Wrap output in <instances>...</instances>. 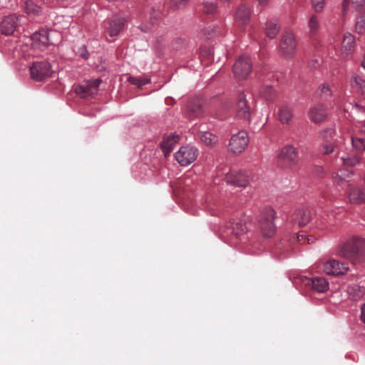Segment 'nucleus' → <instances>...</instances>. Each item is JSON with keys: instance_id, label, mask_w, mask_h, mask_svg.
<instances>
[{"instance_id": "obj_1", "label": "nucleus", "mask_w": 365, "mask_h": 365, "mask_svg": "<svg viewBox=\"0 0 365 365\" xmlns=\"http://www.w3.org/2000/svg\"><path fill=\"white\" fill-rule=\"evenodd\" d=\"M247 227L241 222H232L221 230V236L227 240V242L232 246H237V240L241 243H245L247 240L246 236Z\"/></svg>"}, {"instance_id": "obj_2", "label": "nucleus", "mask_w": 365, "mask_h": 365, "mask_svg": "<svg viewBox=\"0 0 365 365\" xmlns=\"http://www.w3.org/2000/svg\"><path fill=\"white\" fill-rule=\"evenodd\" d=\"M276 212L270 207H265L260 213L258 220V227L262 237L271 238L276 233L274 219Z\"/></svg>"}, {"instance_id": "obj_3", "label": "nucleus", "mask_w": 365, "mask_h": 365, "mask_svg": "<svg viewBox=\"0 0 365 365\" xmlns=\"http://www.w3.org/2000/svg\"><path fill=\"white\" fill-rule=\"evenodd\" d=\"M297 49V41L294 34L285 32L281 37L279 52L286 58L294 56Z\"/></svg>"}, {"instance_id": "obj_4", "label": "nucleus", "mask_w": 365, "mask_h": 365, "mask_svg": "<svg viewBox=\"0 0 365 365\" xmlns=\"http://www.w3.org/2000/svg\"><path fill=\"white\" fill-rule=\"evenodd\" d=\"M228 185L246 187L253 180V175L250 171L231 170L225 177Z\"/></svg>"}, {"instance_id": "obj_5", "label": "nucleus", "mask_w": 365, "mask_h": 365, "mask_svg": "<svg viewBox=\"0 0 365 365\" xmlns=\"http://www.w3.org/2000/svg\"><path fill=\"white\" fill-rule=\"evenodd\" d=\"M53 70L48 61H36L30 66L31 78L36 81H41L52 76Z\"/></svg>"}, {"instance_id": "obj_6", "label": "nucleus", "mask_w": 365, "mask_h": 365, "mask_svg": "<svg viewBox=\"0 0 365 365\" xmlns=\"http://www.w3.org/2000/svg\"><path fill=\"white\" fill-rule=\"evenodd\" d=\"M252 110L245 93L238 96L235 107V118L243 123H249L251 120Z\"/></svg>"}, {"instance_id": "obj_7", "label": "nucleus", "mask_w": 365, "mask_h": 365, "mask_svg": "<svg viewBox=\"0 0 365 365\" xmlns=\"http://www.w3.org/2000/svg\"><path fill=\"white\" fill-rule=\"evenodd\" d=\"M198 156V150L191 145H184L175 153V158L181 166L192 163Z\"/></svg>"}, {"instance_id": "obj_8", "label": "nucleus", "mask_w": 365, "mask_h": 365, "mask_svg": "<svg viewBox=\"0 0 365 365\" xmlns=\"http://www.w3.org/2000/svg\"><path fill=\"white\" fill-rule=\"evenodd\" d=\"M248 143L249 136L247 133L241 130L231 137L229 148L233 153L240 154L245 151Z\"/></svg>"}, {"instance_id": "obj_9", "label": "nucleus", "mask_w": 365, "mask_h": 365, "mask_svg": "<svg viewBox=\"0 0 365 365\" xmlns=\"http://www.w3.org/2000/svg\"><path fill=\"white\" fill-rule=\"evenodd\" d=\"M349 269L347 263L341 262L336 259H329L324 262L323 270L324 273L331 276L346 274Z\"/></svg>"}, {"instance_id": "obj_10", "label": "nucleus", "mask_w": 365, "mask_h": 365, "mask_svg": "<svg viewBox=\"0 0 365 365\" xmlns=\"http://www.w3.org/2000/svg\"><path fill=\"white\" fill-rule=\"evenodd\" d=\"M252 64L247 56H241L235 62L233 67V72L239 79L246 78L251 73Z\"/></svg>"}, {"instance_id": "obj_11", "label": "nucleus", "mask_w": 365, "mask_h": 365, "mask_svg": "<svg viewBox=\"0 0 365 365\" xmlns=\"http://www.w3.org/2000/svg\"><path fill=\"white\" fill-rule=\"evenodd\" d=\"M101 82V79L91 80L85 84L78 85L75 91L82 98L91 96L97 93L98 88Z\"/></svg>"}, {"instance_id": "obj_12", "label": "nucleus", "mask_w": 365, "mask_h": 365, "mask_svg": "<svg viewBox=\"0 0 365 365\" xmlns=\"http://www.w3.org/2000/svg\"><path fill=\"white\" fill-rule=\"evenodd\" d=\"M356 41L354 36L350 33L344 34L340 56L342 59H348L354 52Z\"/></svg>"}, {"instance_id": "obj_13", "label": "nucleus", "mask_w": 365, "mask_h": 365, "mask_svg": "<svg viewBox=\"0 0 365 365\" xmlns=\"http://www.w3.org/2000/svg\"><path fill=\"white\" fill-rule=\"evenodd\" d=\"M19 16L11 14L5 16L0 26L1 31L5 35H11L19 26Z\"/></svg>"}, {"instance_id": "obj_14", "label": "nucleus", "mask_w": 365, "mask_h": 365, "mask_svg": "<svg viewBox=\"0 0 365 365\" xmlns=\"http://www.w3.org/2000/svg\"><path fill=\"white\" fill-rule=\"evenodd\" d=\"M354 175L353 170L346 169H340L337 173L332 175V181L335 186L339 187H344L346 185L349 187V179Z\"/></svg>"}, {"instance_id": "obj_15", "label": "nucleus", "mask_w": 365, "mask_h": 365, "mask_svg": "<svg viewBox=\"0 0 365 365\" xmlns=\"http://www.w3.org/2000/svg\"><path fill=\"white\" fill-rule=\"evenodd\" d=\"M303 282L306 286L310 287L314 291L319 293L325 292L329 289V282L324 277L305 278Z\"/></svg>"}, {"instance_id": "obj_16", "label": "nucleus", "mask_w": 365, "mask_h": 365, "mask_svg": "<svg viewBox=\"0 0 365 365\" xmlns=\"http://www.w3.org/2000/svg\"><path fill=\"white\" fill-rule=\"evenodd\" d=\"M338 254L346 258L357 256V249L355 247L354 237L349 239L341 244L339 247Z\"/></svg>"}, {"instance_id": "obj_17", "label": "nucleus", "mask_w": 365, "mask_h": 365, "mask_svg": "<svg viewBox=\"0 0 365 365\" xmlns=\"http://www.w3.org/2000/svg\"><path fill=\"white\" fill-rule=\"evenodd\" d=\"M309 118L315 123L323 122L327 117V109L322 104H317L309 110Z\"/></svg>"}, {"instance_id": "obj_18", "label": "nucleus", "mask_w": 365, "mask_h": 365, "mask_svg": "<svg viewBox=\"0 0 365 365\" xmlns=\"http://www.w3.org/2000/svg\"><path fill=\"white\" fill-rule=\"evenodd\" d=\"M348 198L351 204L365 202V188L351 185L348 191Z\"/></svg>"}, {"instance_id": "obj_19", "label": "nucleus", "mask_w": 365, "mask_h": 365, "mask_svg": "<svg viewBox=\"0 0 365 365\" xmlns=\"http://www.w3.org/2000/svg\"><path fill=\"white\" fill-rule=\"evenodd\" d=\"M32 41L33 46L38 48L39 49H43L48 45L53 43V42L50 40L48 31L44 30L40 31L39 32L33 34Z\"/></svg>"}, {"instance_id": "obj_20", "label": "nucleus", "mask_w": 365, "mask_h": 365, "mask_svg": "<svg viewBox=\"0 0 365 365\" xmlns=\"http://www.w3.org/2000/svg\"><path fill=\"white\" fill-rule=\"evenodd\" d=\"M250 9L244 6H240L235 13V23L236 25L239 26H245L247 24L250 18Z\"/></svg>"}, {"instance_id": "obj_21", "label": "nucleus", "mask_w": 365, "mask_h": 365, "mask_svg": "<svg viewBox=\"0 0 365 365\" xmlns=\"http://www.w3.org/2000/svg\"><path fill=\"white\" fill-rule=\"evenodd\" d=\"M279 158L289 164H294L298 159L297 148L292 145H287L282 149Z\"/></svg>"}, {"instance_id": "obj_22", "label": "nucleus", "mask_w": 365, "mask_h": 365, "mask_svg": "<svg viewBox=\"0 0 365 365\" xmlns=\"http://www.w3.org/2000/svg\"><path fill=\"white\" fill-rule=\"evenodd\" d=\"M179 139L180 136L175 133H171L164 136L163 140L161 142V149L165 155L170 153L174 147L178 143Z\"/></svg>"}, {"instance_id": "obj_23", "label": "nucleus", "mask_w": 365, "mask_h": 365, "mask_svg": "<svg viewBox=\"0 0 365 365\" xmlns=\"http://www.w3.org/2000/svg\"><path fill=\"white\" fill-rule=\"evenodd\" d=\"M337 155L341 162V165L344 166L354 167L361 162V157L355 153L349 154L339 151Z\"/></svg>"}, {"instance_id": "obj_24", "label": "nucleus", "mask_w": 365, "mask_h": 365, "mask_svg": "<svg viewBox=\"0 0 365 365\" xmlns=\"http://www.w3.org/2000/svg\"><path fill=\"white\" fill-rule=\"evenodd\" d=\"M348 298L351 301H359L365 295V286L352 284L347 287L346 290Z\"/></svg>"}, {"instance_id": "obj_25", "label": "nucleus", "mask_w": 365, "mask_h": 365, "mask_svg": "<svg viewBox=\"0 0 365 365\" xmlns=\"http://www.w3.org/2000/svg\"><path fill=\"white\" fill-rule=\"evenodd\" d=\"M279 29L277 19H270L265 24V34L269 38H274L279 34Z\"/></svg>"}, {"instance_id": "obj_26", "label": "nucleus", "mask_w": 365, "mask_h": 365, "mask_svg": "<svg viewBox=\"0 0 365 365\" xmlns=\"http://www.w3.org/2000/svg\"><path fill=\"white\" fill-rule=\"evenodd\" d=\"M307 28L309 34L312 36H314L318 33L320 29V20L317 15L312 14L309 16L307 22Z\"/></svg>"}, {"instance_id": "obj_27", "label": "nucleus", "mask_w": 365, "mask_h": 365, "mask_svg": "<svg viewBox=\"0 0 365 365\" xmlns=\"http://www.w3.org/2000/svg\"><path fill=\"white\" fill-rule=\"evenodd\" d=\"M351 86L358 93H365V81L359 75L354 74L351 78Z\"/></svg>"}, {"instance_id": "obj_28", "label": "nucleus", "mask_w": 365, "mask_h": 365, "mask_svg": "<svg viewBox=\"0 0 365 365\" xmlns=\"http://www.w3.org/2000/svg\"><path fill=\"white\" fill-rule=\"evenodd\" d=\"M24 11L30 16H36L41 13V8L31 0H28L24 4Z\"/></svg>"}, {"instance_id": "obj_29", "label": "nucleus", "mask_w": 365, "mask_h": 365, "mask_svg": "<svg viewBox=\"0 0 365 365\" xmlns=\"http://www.w3.org/2000/svg\"><path fill=\"white\" fill-rule=\"evenodd\" d=\"M123 26V21L121 19H113L109 21L108 31L110 36H116Z\"/></svg>"}, {"instance_id": "obj_30", "label": "nucleus", "mask_w": 365, "mask_h": 365, "mask_svg": "<svg viewBox=\"0 0 365 365\" xmlns=\"http://www.w3.org/2000/svg\"><path fill=\"white\" fill-rule=\"evenodd\" d=\"M294 220L299 226H304L310 221V212L308 210H300L295 214Z\"/></svg>"}, {"instance_id": "obj_31", "label": "nucleus", "mask_w": 365, "mask_h": 365, "mask_svg": "<svg viewBox=\"0 0 365 365\" xmlns=\"http://www.w3.org/2000/svg\"><path fill=\"white\" fill-rule=\"evenodd\" d=\"M278 118L282 123L288 124L292 118V112L291 109L285 106L280 107L279 109Z\"/></svg>"}, {"instance_id": "obj_32", "label": "nucleus", "mask_w": 365, "mask_h": 365, "mask_svg": "<svg viewBox=\"0 0 365 365\" xmlns=\"http://www.w3.org/2000/svg\"><path fill=\"white\" fill-rule=\"evenodd\" d=\"M260 95L268 101H272L276 97L277 93L272 86H266L262 88Z\"/></svg>"}, {"instance_id": "obj_33", "label": "nucleus", "mask_w": 365, "mask_h": 365, "mask_svg": "<svg viewBox=\"0 0 365 365\" xmlns=\"http://www.w3.org/2000/svg\"><path fill=\"white\" fill-rule=\"evenodd\" d=\"M200 138L207 145H212L217 141L216 136L210 132H202L200 135Z\"/></svg>"}, {"instance_id": "obj_34", "label": "nucleus", "mask_w": 365, "mask_h": 365, "mask_svg": "<svg viewBox=\"0 0 365 365\" xmlns=\"http://www.w3.org/2000/svg\"><path fill=\"white\" fill-rule=\"evenodd\" d=\"M353 147L358 151L365 150V138L351 137Z\"/></svg>"}, {"instance_id": "obj_35", "label": "nucleus", "mask_w": 365, "mask_h": 365, "mask_svg": "<svg viewBox=\"0 0 365 365\" xmlns=\"http://www.w3.org/2000/svg\"><path fill=\"white\" fill-rule=\"evenodd\" d=\"M356 30L359 34H362L365 31V11L357 17Z\"/></svg>"}, {"instance_id": "obj_36", "label": "nucleus", "mask_w": 365, "mask_h": 365, "mask_svg": "<svg viewBox=\"0 0 365 365\" xmlns=\"http://www.w3.org/2000/svg\"><path fill=\"white\" fill-rule=\"evenodd\" d=\"M128 81L133 85L142 87L143 86L149 83L150 82V79L147 78L129 77Z\"/></svg>"}, {"instance_id": "obj_37", "label": "nucleus", "mask_w": 365, "mask_h": 365, "mask_svg": "<svg viewBox=\"0 0 365 365\" xmlns=\"http://www.w3.org/2000/svg\"><path fill=\"white\" fill-rule=\"evenodd\" d=\"M203 11L207 14H212L217 11V5L214 2L205 1L202 4Z\"/></svg>"}, {"instance_id": "obj_38", "label": "nucleus", "mask_w": 365, "mask_h": 365, "mask_svg": "<svg viewBox=\"0 0 365 365\" xmlns=\"http://www.w3.org/2000/svg\"><path fill=\"white\" fill-rule=\"evenodd\" d=\"M73 51L77 56L81 57L83 59L88 58L89 53L84 45L76 46Z\"/></svg>"}, {"instance_id": "obj_39", "label": "nucleus", "mask_w": 365, "mask_h": 365, "mask_svg": "<svg viewBox=\"0 0 365 365\" xmlns=\"http://www.w3.org/2000/svg\"><path fill=\"white\" fill-rule=\"evenodd\" d=\"M355 247L357 249V255H363L365 252V240L359 237H354Z\"/></svg>"}, {"instance_id": "obj_40", "label": "nucleus", "mask_w": 365, "mask_h": 365, "mask_svg": "<svg viewBox=\"0 0 365 365\" xmlns=\"http://www.w3.org/2000/svg\"><path fill=\"white\" fill-rule=\"evenodd\" d=\"M311 3L317 13H322L324 11L325 0H311Z\"/></svg>"}, {"instance_id": "obj_41", "label": "nucleus", "mask_w": 365, "mask_h": 365, "mask_svg": "<svg viewBox=\"0 0 365 365\" xmlns=\"http://www.w3.org/2000/svg\"><path fill=\"white\" fill-rule=\"evenodd\" d=\"M351 4L356 9H359L365 6V0H351ZM349 3V0H344L343 2V9L344 11L346 10Z\"/></svg>"}, {"instance_id": "obj_42", "label": "nucleus", "mask_w": 365, "mask_h": 365, "mask_svg": "<svg viewBox=\"0 0 365 365\" xmlns=\"http://www.w3.org/2000/svg\"><path fill=\"white\" fill-rule=\"evenodd\" d=\"M319 95L322 98H327L331 96V89L328 84L323 83L319 87Z\"/></svg>"}, {"instance_id": "obj_43", "label": "nucleus", "mask_w": 365, "mask_h": 365, "mask_svg": "<svg viewBox=\"0 0 365 365\" xmlns=\"http://www.w3.org/2000/svg\"><path fill=\"white\" fill-rule=\"evenodd\" d=\"M336 149V144L334 143H324L322 145V150L324 154L328 155L333 153Z\"/></svg>"}, {"instance_id": "obj_44", "label": "nucleus", "mask_w": 365, "mask_h": 365, "mask_svg": "<svg viewBox=\"0 0 365 365\" xmlns=\"http://www.w3.org/2000/svg\"><path fill=\"white\" fill-rule=\"evenodd\" d=\"M335 133L336 131L334 129L327 128L322 131L320 135L324 140H327L329 138H332L333 137H334Z\"/></svg>"}, {"instance_id": "obj_45", "label": "nucleus", "mask_w": 365, "mask_h": 365, "mask_svg": "<svg viewBox=\"0 0 365 365\" xmlns=\"http://www.w3.org/2000/svg\"><path fill=\"white\" fill-rule=\"evenodd\" d=\"M362 111H363V108L361 106H360L359 105L355 103L354 105L352 106V108L351 110V113L352 115H355L356 113L362 112Z\"/></svg>"}, {"instance_id": "obj_46", "label": "nucleus", "mask_w": 365, "mask_h": 365, "mask_svg": "<svg viewBox=\"0 0 365 365\" xmlns=\"http://www.w3.org/2000/svg\"><path fill=\"white\" fill-rule=\"evenodd\" d=\"M361 319L365 323V302L361 307Z\"/></svg>"}, {"instance_id": "obj_47", "label": "nucleus", "mask_w": 365, "mask_h": 365, "mask_svg": "<svg viewBox=\"0 0 365 365\" xmlns=\"http://www.w3.org/2000/svg\"><path fill=\"white\" fill-rule=\"evenodd\" d=\"M297 240L299 242H302V241L305 240V235L303 233H299L297 235Z\"/></svg>"}, {"instance_id": "obj_48", "label": "nucleus", "mask_w": 365, "mask_h": 365, "mask_svg": "<svg viewBox=\"0 0 365 365\" xmlns=\"http://www.w3.org/2000/svg\"><path fill=\"white\" fill-rule=\"evenodd\" d=\"M257 1L259 4L264 6V5H267L270 0H257Z\"/></svg>"}, {"instance_id": "obj_49", "label": "nucleus", "mask_w": 365, "mask_h": 365, "mask_svg": "<svg viewBox=\"0 0 365 365\" xmlns=\"http://www.w3.org/2000/svg\"><path fill=\"white\" fill-rule=\"evenodd\" d=\"M361 132L365 134V121L364 122L362 125Z\"/></svg>"}, {"instance_id": "obj_50", "label": "nucleus", "mask_w": 365, "mask_h": 365, "mask_svg": "<svg viewBox=\"0 0 365 365\" xmlns=\"http://www.w3.org/2000/svg\"><path fill=\"white\" fill-rule=\"evenodd\" d=\"M307 241H308V243H310L311 242L314 241V238L312 236H310L308 237Z\"/></svg>"}, {"instance_id": "obj_51", "label": "nucleus", "mask_w": 365, "mask_h": 365, "mask_svg": "<svg viewBox=\"0 0 365 365\" xmlns=\"http://www.w3.org/2000/svg\"><path fill=\"white\" fill-rule=\"evenodd\" d=\"M232 0H220L221 2H223V3H230L231 2Z\"/></svg>"}, {"instance_id": "obj_52", "label": "nucleus", "mask_w": 365, "mask_h": 365, "mask_svg": "<svg viewBox=\"0 0 365 365\" xmlns=\"http://www.w3.org/2000/svg\"><path fill=\"white\" fill-rule=\"evenodd\" d=\"M363 180H364V181L365 182V175H364V178H363Z\"/></svg>"}]
</instances>
